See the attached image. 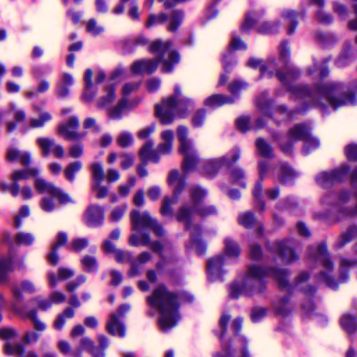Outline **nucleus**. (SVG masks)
<instances>
[{
	"label": "nucleus",
	"mask_w": 357,
	"mask_h": 357,
	"mask_svg": "<svg viewBox=\"0 0 357 357\" xmlns=\"http://www.w3.org/2000/svg\"><path fill=\"white\" fill-rule=\"evenodd\" d=\"M147 301L151 307L159 311V325L162 331H168L176 326L179 319L178 298L176 294L160 285L147 298Z\"/></svg>",
	"instance_id": "f257e3e1"
},
{
	"label": "nucleus",
	"mask_w": 357,
	"mask_h": 357,
	"mask_svg": "<svg viewBox=\"0 0 357 357\" xmlns=\"http://www.w3.org/2000/svg\"><path fill=\"white\" fill-rule=\"evenodd\" d=\"M273 275L279 284L284 287L287 284L288 273L282 269L267 270L258 265L250 266L247 275L241 280L233 282L230 287V294L234 298L240 296L252 295L256 291V287L265 277Z\"/></svg>",
	"instance_id": "f03ea898"
},
{
	"label": "nucleus",
	"mask_w": 357,
	"mask_h": 357,
	"mask_svg": "<svg viewBox=\"0 0 357 357\" xmlns=\"http://www.w3.org/2000/svg\"><path fill=\"white\" fill-rule=\"evenodd\" d=\"M171 47L170 41L157 40L153 42L149 47V50L153 53L158 54L157 59L137 61L132 65V71L134 73H151L156 70L158 63L161 62L162 70L165 73L170 72L173 66L180 60L178 54Z\"/></svg>",
	"instance_id": "7ed1b4c3"
},
{
	"label": "nucleus",
	"mask_w": 357,
	"mask_h": 357,
	"mask_svg": "<svg viewBox=\"0 0 357 357\" xmlns=\"http://www.w3.org/2000/svg\"><path fill=\"white\" fill-rule=\"evenodd\" d=\"M217 208L214 206L199 205L197 208L189 207L187 205L181 206L176 213L179 222L185 224V228L190 233L191 247L198 255H202L206 250L205 244L199 238V227L195 223L197 216L206 217L216 213Z\"/></svg>",
	"instance_id": "20e7f679"
},
{
	"label": "nucleus",
	"mask_w": 357,
	"mask_h": 357,
	"mask_svg": "<svg viewBox=\"0 0 357 357\" xmlns=\"http://www.w3.org/2000/svg\"><path fill=\"white\" fill-rule=\"evenodd\" d=\"M192 105V100L182 96L181 89L176 86L174 94L155 106V114L162 123L168 124L176 117H185Z\"/></svg>",
	"instance_id": "39448f33"
},
{
	"label": "nucleus",
	"mask_w": 357,
	"mask_h": 357,
	"mask_svg": "<svg viewBox=\"0 0 357 357\" xmlns=\"http://www.w3.org/2000/svg\"><path fill=\"white\" fill-rule=\"evenodd\" d=\"M177 137L180 142L178 151L183 157L182 170L184 174H188L193 172L199 162L198 152L192 141L188 138V129L185 127H178Z\"/></svg>",
	"instance_id": "423d86ee"
},
{
	"label": "nucleus",
	"mask_w": 357,
	"mask_h": 357,
	"mask_svg": "<svg viewBox=\"0 0 357 357\" xmlns=\"http://www.w3.org/2000/svg\"><path fill=\"white\" fill-rule=\"evenodd\" d=\"M168 183L173 188V195L172 197H166L162 200L160 211L164 216L172 215V206L178 202L179 195L185 186L184 176L181 175L178 170H172L169 174Z\"/></svg>",
	"instance_id": "0eeeda50"
},
{
	"label": "nucleus",
	"mask_w": 357,
	"mask_h": 357,
	"mask_svg": "<svg viewBox=\"0 0 357 357\" xmlns=\"http://www.w3.org/2000/svg\"><path fill=\"white\" fill-rule=\"evenodd\" d=\"M318 94L327 100L334 108L349 104L355 103L354 97L352 95H345L342 93V86L337 82H328L319 88Z\"/></svg>",
	"instance_id": "6e6552de"
},
{
	"label": "nucleus",
	"mask_w": 357,
	"mask_h": 357,
	"mask_svg": "<svg viewBox=\"0 0 357 357\" xmlns=\"http://www.w3.org/2000/svg\"><path fill=\"white\" fill-rule=\"evenodd\" d=\"M248 66L253 68H259L262 75L271 77L274 72L279 80L284 84H288L289 82L295 79L298 73L294 70L289 71L285 75L277 72L276 63L275 59H269L267 61H262L259 59L251 58L248 62Z\"/></svg>",
	"instance_id": "1a4fd4ad"
},
{
	"label": "nucleus",
	"mask_w": 357,
	"mask_h": 357,
	"mask_svg": "<svg viewBox=\"0 0 357 357\" xmlns=\"http://www.w3.org/2000/svg\"><path fill=\"white\" fill-rule=\"evenodd\" d=\"M130 219L132 230L136 232L144 228H151L156 235L161 236L163 234L162 227L147 211L140 213L138 211L134 210L130 213Z\"/></svg>",
	"instance_id": "9d476101"
},
{
	"label": "nucleus",
	"mask_w": 357,
	"mask_h": 357,
	"mask_svg": "<svg viewBox=\"0 0 357 357\" xmlns=\"http://www.w3.org/2000/svg\"><path fill=\"white\" fill-rule=\"evenodd\" d=\"M128 305H122L119 309L109 314L106 324V331L112 335L121 337L125 336L126 330L123 323L121 321L124 314L129 310Z\"/></svg>",
	"instance_id": "9b49d317"
},
{
	"label": "nucleus",
	"mask_w": 357,
	"mask_h": 357,
	"mask_svg": "<svg viewBox=\"0 0 357 357\" xmlns=\"http://www.w3.org/2000/svg\"><path fill=\"white\" fill-rule=\"evenodd\" d=\"M309 128L304 124H300L294 126L290 130L289 137L292 141L303 140L304 141V152L308 153L310 151L319 146V141L311 137L308 133Z\"/></svg>",
	"instance_id": "f8f14e48"
},
{
	"label": "nucleus",
	"mask_w": 357,
	"mask_h": 357,
	"mask_svg": "<svg viewBox=\"0 0 357 357\" xmlns=\"http://www.w3.org/2000/svg\"><path fill=\"white\" fill-rule=\"evenodd\" d=\"M34 185L40 193H47L53 197H56L62 204L72 202V199L68 195L56 187L52 183L48 182L43 178H36Z\"/></svg>",
	"instance_id": "ddd939ff"
},
{
	"label": "nucleus",
	"mask_w": 357,
	"mask_h": 357,
	"mask_svg": "<svg viewBox=\"0 0 357 357\" xmlns=\"http://www.w3.org/2000/svg\"><path fill=\"white\" fill-rule=\"evenodd\" d=\"M79 119L76 116H71L66 121L61 123L58 128L59 134L66 139L77 141L83 139L86 133L77 132Z\"/></svg>",
	"instance_id": "4468645a"
},
{
	"label": "nucleus",
	"mask_w": 357,
	"mask_h": 357,
	"mask_svg": "<svg viewBox=\"0 0 357 357\" xmlns=\"http://www.w3.org/2000/svg\"><path fill=\"white\" fill-rule=\"evenodd\" d=\"M318 260L321 261L324 271H321L319 275V280L325 282L331 288H335L337 283L334 282L330 275L333 269V265L328 257L326 248L324 245H320L317 248V257Z\"/></svg>",
	"instance_id": "2eb2a0df"
},
{
	"label": "nucleus",
	"mask_w": 357,
	"mask_h": 357,
	"mask_svg": "<svg viewBox=\"0 0 357 357\" xmlns=\"http://www.w3.org/2000/svg\"><path fill=\"white\" fill-rule=\"evenodd\" d=\"M239 158L240 153L236 150L231 156H224L208 160L203 167L202 173L209 176H214L222 167L231 165Z\"/></svg>",
	"instance_id": "dca6fc26"
},
{
	"label": "nucleus",
	"mask_w": 357,
	"mask_h": 357,
	"mask_svg": "<svg viewBox=\"0 0 357 357\" xmlns=\"http://www.w3.org/2000/svg\"><path fill=\"white\" fill-rule=\"evenodd\" d=\"M122 73L121 69H116L111 75L108 83L105 86V95L102 96L97 102L98 107H106L114 100L116 98L114 85L119 82V77Z\"/></svg>",
	"instance_id": "f3484780"
},
{
	"label": "nucleus",
	"mask_w": 357,
	"mask_h": 357,
	"mask_svg": "<svg viewBox=\"0 0 357 357\" xmlns=\"http://www.w3.org/2000/svg\"><path fill=\"white\" fill-rule=\"evenodd\" d=\"M228 264L226 258L218 255L208 259L207 262V274L211 280L220 279L225 273L224 266Z\"/></svg>",
	"instance_id": "a211bd4d"
},
{
	"label": "nucleus",
	"mask_w": 357,
	"mask_h": 357,
	"mask_svg": "<svg viewBox=\"0 0 357 357\" xmlns=\"http://www.w3.org/2000/svg\"><path fill=\"white\" fill-rule=\"evenodd\" d=\"M291 242L287 241H276L270 245V249L278 253L286 263H292L298 259L297 255L290 247Z\"/></svg>",
	"instance_id": "6ab92c4d"
},
{
	"label": "nucleus",
	"mask_w": 357,
	"mask_h": 357,
	"mask_svg": "<svg viewBox=\"0 0 357 357\" xmlns=\"http://www.w3.org/2000/svg\"><path fill=\"white\" fill-rule=\"evenodd\" d=\"M349 167L347 165L331 172H323L317 176V181L320 185H326L329 183L340 181L343 179L348 172Z\"/></svg>",
	"instance_id": "aec40b11"
},
{
	"label": "nucleus",
	"mask_w": 357,
	"mask_h": 357,
	"mask_svg": "<svg viewBox=\"0 0 357 357\" xmlns=\"http://www.w3.org/2000/svg\"><path fill=\"white\" fill-rule=\"evenodd\" d=\"M38 146L43 151L44 155L52 153L56 158H61L64 156V149L61 145L58 144L52 139L40 137L37 139Z\"/></svg>",
	"instance_id": "412c9836"
},
{
	"label": "nucleus",
	"mask_w": 357,
	"mask_h": 357,
	"mask_svg": "<svg viewBox=\"0 0 357 357\" xmlns=\"http://www.w3.org/2000/svg\"><path fill=\"white\" fill-rule=\"evenodd\" d=\"M84 219L90 227H98L104 220V209L98 205H91L86 210Z\"/></svg>",
	"instance_id": "4be33fe9"
},
{
	"label": "nucleus",
	"mask_w": 357,
	"mask_h": 357,
	"mask_svg": "<svg viewBox=\"0 0 357 357\" xmlns=\"http://www.w3.org/2000/svg\"><path fill=\"white\" fill-rule=\"evenodd\" d=\"M39 171L37 169H24L15 171L11 174V179L13 183L10 187L11 194L15 197L19 193V185L17 182L20 180H24L29 178L30 176L36 177L38 175Z\"/></svg>",
	"instance_id": "5701e85b"
},
{
	"label": "nucleus",
	"mask_w": 357,
	"mask_h": 357,
	"mask_svg": "<svg viewBox=\"0 0 357 357\" xmlns=\"http://www.w3.org/2000/svg\"><path fill=\"white\" fill-rule=\"evenodd\" d=\"M161 142L157 147V152L161 155L169 154L173 147L174 134L172 130H165L160 133Z\"/></svg>",
	"instance_id": "b1692460"
},
{
	"label": "nucleus",
	"mask_w": 357,
	"mask_h": 357,
	"mask_svg": "<svg viewBox=\"0 0 357 357\" xmlns=\"http://www.w3.org/2000/svg\"><path fill=\"white\" fill-rule=\"evenodd\" d=\"M151 259V255L147 252L141 253L135 259L131 261V267L128 271L129 277L138 275L142 271V266Z\"/></svg>",
	"instance_id": "393cba45"
},
{
	"label": "nucleus",
	"mask_w": 357,
	"mask_h": 357,
	"mask_svg": "<svg viewBox=\"0 0 357 357\" xmlns=\"http://www.w3.org/2000/svg\"><path fill=\"white\" fill-rule=\"evenodd\" d=\"M351 198V194L347 190L342 191L335 201L333 197H326L322 200L324 204H332L335 210H340L341 206L347 203Z\"/></svg>",
	"instance_id": "a878e982"
},
{
	"label": "nucleus",
	"mask_w": 357,
	"mask_h": 357,
	"mask_svg": "<svg viewBox=\"0 0 357 357\" xmlns=\"http://www.w3.org/2000/svg\"><path fill=\"white\" fill-rule=\"evenodd\" d=\"M153 142L152 141L146 142L142 147L139 154L142 160L145 162L153 161L158 162L159 157L157 151H155L152 149Z\"/></svg>",
	"instance_id": "bb28decb"
},
{
	"label": "nucleus",
	"mask_w": 357,
	"mask_h": 357,
	"mask_svg": "<svg viewBox=\"0 0 357 357\" xmlns=\"http://www.w3.org/2000/svg\"><path fill=\"white\" fill-rule=\"evenodd\" d=\"M33 109L36 112H39V117L32 118L29 120V126L31 128H41L45 125L46 122L51 119V114L46 111H42L39 107L33 105Z\"/></svg>",
	"instance_id": "cd10ccee"
},
{
	"label": "nucleus",
	"mask_w": 357,
	"mask_h": 357,
	"mask_svg": "<svg viewBox=\"0 0 357 357\" xmlns=\"http://www.w3.org/2000/svg\"><path fill=\"white\" fill-rule=\"evenodd\" d=\"M93 73L90 69H87L84 73V79L85 82V90L83 93L84 99L87 101H91L96 96V91L92 87Z\"/></svg>",
	"instance_id": "c85d7f7f"
},
{
	"label": "nucleus",
	"mask_w": 357,
	"mask_h": 357,
	"mask_svg": "<svg viewBox=\"0 0 357 357\" xmlns=\"http://www.w3.org/2000/svg\"><path fill=\"white\" fill-rule=\"evenodd\" d=\"M241 250L238 244L230 238H226L225 240V254L224 256L227 262L230 259H234L239 256Z\"/></svg>",
	"instance_id": "c756f323"
},
{
	"label": "nucleus",
	"mask_w": 357,
	"mask_h": 357,
	"mask_svg": "<svg viewBox=\"0 0 357 357\" xmlns=\"http://www.w3.org/2000/svg\"><path fill=\"white\" fill-rule=\"evenodd\" d=\"M234 98L226 96L215 94L209 96L205 100V105L208 107H220L225 104L231 103Z\"/></svg>",
	"instance_id": "7c9ffc66"
},
{
	"label": "nucleus",
	"mask_w": 357,
	"mask_h": 357,
	"mask_svg": "<svg viewBox=\"0 0 357 357\" xmlns=\"http://www.w3.org/2000/svg\"><path fill=\"white\" fill-rule=\"evenodd\" d=\"M22 291L17 286L13 287V294L16 301H20L22 300V291L24 293L31 294L36 291V287L33 284L29 281H24L21 284Z\"/></svg>",
	"instance_id": "2f4dec72"
},
{
	"label": "nucleus",
	"mask_w": 357,
	"mask_h": 357,
	"mask_svg": "<svg viewBox=\"0 0 357 357\" xmlns=\"http://www.w3.org/2000/svg\"><path fill=\"white\" fill-rule=\"evenodd\" d=\"M67 235L65 233L61 232L57 236L56 242L52 245L51 253L47 256L48 261L52 264H56L59 261L58 256L56 255L57 248L64 245L67 241Z\"/></svg>",
	"instance_id": "473e14b6"
},
{
	"label": "nucleus",
	"mask_w": 357,
	"mask_h": 357,
	"mask_svg": "<svg viewBox=\"0 0 357 357\" xmlns=\"http://www.w3.org/2000/svg\"><path fill=\"white\" fill-rule=\"evenodd\" d=\"M7 159L9 161L20 160L24 165L30 162V155L26 152H22L14 149H10L7 152Z\"/></svg>",
	"instance_id": "72a5a7b5"
},
{
	"label": "nucleus",
	"mask_w": 357,
	"mask_h": 357,
	"mask_svg": "<svg viewBox=\"0 0 357 357\" xmlns=\"http://www.w3.org/2000/svg\"><path fill=\"white\" fill-rule=\"evenodd\" d=\"M281 17L283 21L288 25V33H293L296 26V13L293 10L285 9L282 12Z\"/></svg>",
	"instance_id": "f704fd0d"
},
{
	"label": "nucleus",
	"mask_w": 357,
	"mask_h": 357,
	"mask_svg": "<svg viewBox=\"0 0 357 357\" xmlns=\"http://www.w3.org/2000/svg\"><path fill=\"white\" fill-rule=\"evenodd\" d=\"M98 347H95L91 349L92 357H105V349L109 346V341L106 336L100 335L98 336Z\"/></svg>",
	"instance_id": "c9c22d12"
},
{
	"label": "nucleus",
	"mask_w": 357,
	"mask_h": 357,
	"mask_svg": "<svg viewBox=\"0 0 357 357\" xmlns=\"http://www.w3.org/2000/svg\"><path fill=\"white\" fill-rule=\"evenodd\" d=\"M11 261L10 257L0 259V282L2 284L8 280V274L11 270Z\"/></svg>",
	"instance_id": "e433bc0d"
},
{
	"label": "nucleus",
	"mask_w": 357,
	"mask_h": 357,
	"mask_svg": "<svg viewBox=\"0 0 357 357\" xmlns=\"http://www.w3.org/2000/svg\"><path fill=\"white\" fill-rule=\"evenodd\" d=\"M296 174L293 169H291L287 165L281 164L280 166V175L279 178L281 182L287 183L291 182Z\"/></svg>",
	"instance_id": "4c0bfd02"
},
{
	"label": "nucleus",
	"mask_w": 357,
	"mask_h": 357,
	"mask_svg": "<svg viewBox=\"0 0 357 357\" xmlns=\"http://www.w3.org/2000/svg\"><path fill=\"white\" fill-rule=\"evenodd\" d=\"M92 183H102L105 178L104 169L101 164L94 162L91 165Z\"/></svg>",
	"instance_id": "58836bf2"
},
{
	"label": "nucleus",
	"mask_w": 357,
	"mask_h": 357,
	"mask_svg": "<svg viewBox=\"0 0 357 357\" xmlns=\"http://www.w3.org/2000/svg\"><path fill=\"white\" fill-rule=\"evenodd\" d=\"M167 15L164 13H160L159 14L151 13L148 16L146 22V27L149 29L154 26L163 24L167 20Z\"/></svg>",
	"instance_id": "ea45409f"
},
{
	"label": "nucleus",
	"mask_w": 357,
	"mask_h": 357,
	"mask_svg": "<svg viewBox=\"0 0 357 357\" xmlns=\"http://www.w3.org/2000/svg\"><path fill=\"white\" fill-rule=\"evenodd\" d=\"M341 325L342 328L349 333L354 332L357 329L356 319L349 314H345L342 317Z\"/></svg>",
	"instance_id": "a19ab883"
},
{
	"label": "nucleus",
	"mask_w": 357,
	"mask_h": 357,
	"mask_svg": "<svg viewBox=\"0 0 357 357\" xmlns=\"http://www.w3.org/2000/svg\"><path fill=\"white\" fill-rule=\"evenodd\" d=\"M256 146L259 155L266 158L273 157V152L270 145L263 139H258L256 141Z\"/></svg>",
	"instance_id": "79ce46f5"
},
{
	"label": "nucleus",
	"mask_w": 357,
	"mask_h": 357,
	"mask_svg": "<svg viewBox=\"0 0 357 357\" xmlns=\"http://www.w3.org/2000/svg\"><path fill=\"white\" fill-rule=\"evenodd\" d=\"M128 107V102L126 98L121 99L118 104L109 109V116L111 119H118L121 117L123 111Z\"/></svg>",
	"instance_id": "37998d69"
},
{
	"label": "nucleus",
	"mask_w": 357,
	"mask_h": 357,
	"mask_svg": "<svg viewBox=\"0 0 357 357\" xmlns=\"http://www.w3.org/2000/svg\"><path fill=\"white\" fill-rule=\"evenodd\" d=\"M82 167L80 161H75L70 163L64 170V174L67 180L73 182L75 180V174L78 172Z\"/></svg>",
	"instance_id": "c03bdc74"
},
{
	"label": "nucleus",
	"mask_w": 357,
	"mask_h": 357,
	"mask_svg": "<svg viewBox=\"0 0 357 357\" xmlns=\"http://www.w3.org/2000/svg\"><path fill=\"white\" fill-rule=\"evenodd\" d=\"M84 269L87 272H95L98 269L96 259L90 255L84 257L81 261Z\"/></svg>",
	"instance_id": "a18cd8bd"
},
{
	"label": "nucleus",
	"mask_w": 357,
	"mask_h": 357,
	"mask_svg": "<svg viewBox=\"0 0 357 357\" xmlns=\"http://www.w3.org/2000/svg\"><path fill=\"white\" fill-rule=\"evenodd\" d=\"M206 192L204 190L199 188L194 187L191 189V197L192 200V207L197 208V204L206 196Z\"/></svg>",
	"instance_id": "49530a36"
},
{
	"label": "nucleus",
	"mask_w": 357,
	"mask_h": 357,
	"mask_svg": "<svg viewBox=\"0 0 357 357\" xmlns=\"http://www.w3.org/2000/svg\"><path fill=\"white\" fill-rule=\"evenodd\" d=\"M34 240V237L29 233L20 232L16 234L15 242L17 245H31Z\"/></svg>",
	"instance_id": "de8ad7c7"
},
{
	"label": "nucleus",
	"mask_w": 357,
	"mask_h": 357,
	"mask_svg": "<svg viewBox=\"0 0 357 357\" xmlns=\"http://www.w3.org/2000/svg\"><path fill=\"white\" fill-rule=\"evenodd\" d=\"M17 335L16 331L12 328H2L0 329V339L5 341V343H12Z\"/></svg>",
	"instance_id": "09e8293b"
},
{
	"label": "nucleus",
	"mask_w": 357,
	"mask_h": 357,
	"mask_svg": "<svg viewBox=\"0 0 357 357\" xmlns=\"http://www.w3.org/2000/svg\"><path fill=\"white\" fill-rule=\"evenodd\" d=\"M129 243L133 246H139L140 245H146L149 244V238L145 234L139 236L137 234H133L130 237Z\"/></svg>",
	"instance_id": "8fccbe9b"
},
{
	"label": "nucleus",
	"mask_w": 357,
	"mask_h": 357,
	"mask_svg": "<svg viewBox=\"0 0 357 357\" xmlns=\"http://www.w3.org/2000/svg\"><path fill=\"white\" fill-rule=\"evenodd\" d=\"M4 351L8 355H21L23 352V347L18 343H5Z\"/></svg>",
	"instance_id": "3c124183"
},
{
	"label": "nucleus",
	"mask_w": 357,
	"mask_h": 357,
	"mask_svg": "<svg viewBox=\"0 0 357 357\" xmlns=\"http://www.w3.org/2000/svg\"><path fill=\"white\" fill-rule=\"evenodd\" d=\"M86 30L93 36H98L104 31V27L98 25L94 19H91L86 23Z\"/></svg>",
	"instance_id": "603ef678"
},
{
	"label": "nucleus",
	"mask_w": 357,
	"mask_h": 357,
	"mask_svg": "<svg viewBox=\"0 0 357 357\" xmlns=\"http://www.w3.org/2000/svg\"><path fill=\"white\" fill-rule=\"evenodd\" d=\"M183 16V15L181 11L175 10L173 12L171 17L170 24L169 26V30L170 31H174L176 30L181 23Z\"/></svg>",
	"instance_id": "864d4df0"
},
{
	"label": "nucleus",
	"mask_w": 357,
	"mask_h": 357,
	"mask_svg": "<svg viewBox=\"0 0 357 357\" xmlns=\"http://www.w3.org/2000/svg\"><path fill=\"white\" fill-rule=\"evenodd\" d=\"M132 142V135L128 132H121L117 137V143L121 147H127L131 145Z\"/></svg>",
	"instance_id": "5fc2aeb1"
},
{
	"label": "nucleus",
	"mask_w": 357,
	"mask_h": 357,
	"mask_svg": "<svg viewBox=\"0 0 357 357\" xmlns=\"http://www.w3.org/2000/svg\"><path fill=\"white\" fill-rule=\"evenodd\" d=\"M127 209V206L126 205L119 206L115 207L111 211L109 218L112 221L117 222L119 221L123 215L125 211Z\"/></svg>",
	"instance_id": "6e6d98bb"
},
{
	"label": "nucleus",
	"mask_w": 357,
	"mask_h": 357,
	"mask_svg": "<svg viewBox=\"0 0 357 357\" xmlns=\"http://www.w3.org/2000/svg\"><path fill=\"white\" fill-rule=\"evenodd\" d=\"M238 221L241 225L248 228L254 223L255 218L252 213L246 212L239 216Z\"/></svg>",
	"instance_id": "4d7b16f0"
},
{
	"label": "nucleus",
	"mask_w": 357,
	"mask_h": 357,
	"mask_svg": "<svg viewBox=\"0 0 357 357\" xmlns=\"http://www.w3.org/2000/svg\"><path fill=\"white\" fill-rule=\"evenodd\" d=\"M91 188L96 192L98 198H104L107 195L108 188L102 183H91Z\"/></svg>",
	"instance_id": "13d9d810"
},
{
	"label": "nucleus",
	"mask_w": 357,
	"mask_h": 357,
	"mask_svg": "<svg viewBox=\"0 0 357 357\" xmlns=\"http://www.w3.org/2000/svg\"><path fill=\"white\" fill-rule=\"evenodd\" d=\"M36 313L37 312L35 310H31L26 313V317L32 320L36 330L42 331L45 330V326L43 322L37 319Z\"/></svg>",
	"instance_id": "bf43d9fd"
},
{
	"label": "nucleus",
	"mask_w": 357,
	"mask_h": 357,
	"mask_svg": "<svg viewBox=\"0 0 357 357\" xmlns=\"http://www.w3.org/2000/svg\"><path fill=\"white\" fill-rule=\"evenodd\" d=\"M114 257L117 262L119 263H125V262H130L131 264V261H132V257L130 252H124L121 250H118L116 252H115Z\"/></svg>",
	"instance_id": "052dcab7"
},
{
	"label": "nucleus",
	"mask_w": 357,
	"mask_h": 357,
	"mask_svg": "<svg viewBox=\"0 0 357 357\" xmlns=\"http://www.w3.org/2000/svg\"><path fill=\"white\" fill-rule=\"evenodd\" d=\"M261 192L262 185L260 182H257L253 190V195L257 202V206L260 210H263L264 208V203L259 199V196L261 195Z\"/></svg>",
	"instance_id": "680f3d73"
},
{
	"label": "nucleus",
	"mask_w": 357,
	"mask_h": 357,
	"mask_svg": "<svg viewBox=\"0 0 357 357\" xmlns=\"http://www.w3.org/2000/svg\"><path fill=\"white\" fill-rule=\"evenodd\" d=\"M55 203L52 199L44 197L40 202V208L46 212H50L55 208Z\"/></svg>",
	"instance_id": "e2e57ef3"
},
{
	"label": "nucleus",
	"mask_w": 357,
	"mask_h": 357,
	"mask_svg": "<svg viewBox=\"0 0 357 357\" xmlns=\"http://www.w3.org/2000/svg\"><path fill=\"white\" fill-rule=\"evenodd\" d=\"M36 304H37L39 308L43 310L48 309L52 305L50 298L48 300H46L40 298H36L31 300L29 303L30 305H34Z\"/></svg>",
	"instance_id": "0e129e2a"
},
{
	"label": "nucleus",
	"mask_w": 357,
	"mask_h": 357,
	"mask_svg": "<svg viewBox=\"0 0 357 357\" xmlns=\"http://www.w3.org/2000/svg\"><path fill=\"white\" fill-rule=\"evenodd\" d=\"M29 214V209L26 206H22L19 213L15 215L14 218V224L16 227H19L21 225V219L22 218L27 217Z\"/></svg>",
	"instance_id": "69168bd1"
},
{
	"label": "nucleus",
	"mask_w": 357,
	"mask_h": 357,
	"mask_svg": "<svg viewBox=\"0 0 357 357\" xmlns=\"http://www.w3.org/2000/svg\"><path fill=\"white\" fill-rule=\"evenodd\" d=\"M256 15L255 13H249L248 15H247L245 21L242 25V29L243 31H247L250 29L254 26V24L256 23Z\"/></svg>",
	"instance_id": "338daca9"
},
{
	"label": "nucleus",
	"mask_w": 357,
	"mask_h": 357,
	"mask_svg": "<svg viewBox=\"0 0 357 357\" xmlns=\"http://www.w3.org/2000/svg\"><path fill=\"white\" fill-rule=\"evenodd\" d=\"M345 153L349 160H357V145L349 144L345 149Z\"/></svg>",
	"instance_id": "774afa93"
}]
</instances>
